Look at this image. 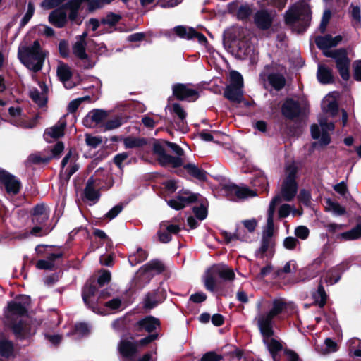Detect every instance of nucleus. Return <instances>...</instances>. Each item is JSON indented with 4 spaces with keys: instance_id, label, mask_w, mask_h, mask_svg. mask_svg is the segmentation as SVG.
<instances>
[{
    "instance_id": "f257e3e1",
    "label": "nucleus",
    "mask_w": 361,
    "mask_h": 361,
    "mask_svg": "<svg viewBox=\"0 0 361 361\" xmlns=\"http://www.w3.org/2000/svg\"><path fill=\"white\" fill-rule=\"evenodd\" d=\"M84 0H68L58 8L50 12L48 20L51 25L57 27H64L68 21L71 24L80 25L84 17L80 15L82 11V1Z\"/></svg>"
},
{
    "instance_id": "f03ea898",
    "label": "nucleus",
    "mask_w": 361,
    "mask_h": 361,
    "mask_svg": "<svg viewBox=\"0 0 361 361\" xmlns=\"http://www.w3.org/2000/svg\"><path fill=\"white\" fill-rule=\"evenodd\" d=\"M341 39L342 38L339 35L334 37L330 35H326L324 37H317L315 39V42L317 47L323 50L324 56L335 59L337 69L341 78L345 80H348L350 77V60L347 56L345 50L342 49L336 50L330 49V48L338 45Z\"/></svg>"
},
{
    "instance_id": "7ed1b4c3",
    "label": "nucleus",
    "mask_w": 361,
    "mask_h": 361,
    "mask_svg": "<svg viewBox=\"0 0 361 361\" xmlns=\"http://www.w3.org/2000/svg\"><path fill=\"white\" fill-rule=\"evenodd\" d=\"M153 154H155L159 164L162 167L171 166L177 169L184 164L183 156V149L175 142L166 140H155L152 146Z\"/></svg>"
},
{
    "instance_id": "20e7f679",
    "label": "nucleus",
    "mask_w": 361,
    "mask_h": 361,
    "mask_svg": "<svg viewBox=\"0 0 361 361\" xmlns=\"http://www.w3.org/2000/svg\"><path fill=\"white\" fill-rule=\"evenodd\" d=\"M46 54L42 51L39 40H35L31 46H20L18 50L19 61L27 68L37 73L42 70Z\"/></svg>"
},
{
    "instance_id": "39448f33",
    "label": "nucleus",
    "mask_w": 361,
    "mask_h": 361,
    "mask_svg": "<svg viewBox=\"0 0 361 361\" xmlns=\"http://www.w3.org/2000/svg\"><path fill=\"white\" fill-rule=\"evenodd\" d=\"M204 287L219 295H224L223 290L226 284V265L223 263L216 264L209 267L204 276Z\"/></svg>"
},
{
    "instance_id": "423d86ee",
    "label": "nucleus",
    "mask_w": 361,
    "mask_h": 361,
    "mask_svg": "<svg viewBox=\"0 0 361 361\" xmlns=\"http://www.w3.org/2000/svg\"><path fill=\"white\" fill-rule=\"evenodd\" d=\"M296 174L297 168L293 164L286 167L285 178L281 183L279 194L276 195L280 197L279 203L281 198L289 202L295 197L298 191V185L295 181Z\"/></svg>"
},
{
    "instance_id": "0eeeda50",
    "label": "nucleus",
    "mask_w": 361,
    "mask_h": 361,
    "mask_svg": "<svg viewBox=\"0 0 361 361\" xmlns=\"http://www.w3.org/2000/svg\"><path fill=\"white\" fill-rule=\"evenodd\" d=\"M285 20L288 25H294L298 21H301L304 27H307L310 20V10L308 4L304 1L295 4L286 12Z\"/></svg>"
},
{
    "instance_id": "6e6552de",
    "label": "nucleus",
    "mask_w": 361,
    "mask_h": 361,
    "mask_svg": "<svg viewBox=\"0 0 361 361\" xmlns=\"http://www.w3.org/2000/svg\"><path fill=\"white\" fill-rule=\"evenodd\" d=\"M243 78L241 74L232 71L230 73L229 85H227V99L240 103L243 99Z\"/></svg>"
},
{
    "instance_id": "1a4fd4ad",
    "label": "nucleus",
    "mask_w": 361,
    "mask_h": 361,
    "mask_svg": "<svg viewBox=\"0 0 361 361\" xmlns=\"http://www.w3.org/2000/svg\"><path fill=\"white\" fill-rule=\"evenodd\" d=\"M190 86L188 83H175L172 86L173 96L178 101L195 102L200 97V92Z\"/></svg>"
},
{
    "instance_id": "9d476101",
    "label": "nucleus",
    "mask_w": 361,
    "mask_h": 361,
    "mask_svg": "<svg viewBox=\"0 0 361 361\" xmlns=\"http://www.w3.org/2000/svg\"><path fill=\"white\" fill-rule=\"evenodd\" d=\"M319 126L314 124L311 126V135L315 140H319L322 145H326L330 142L329 131L334 129L333 123H328L326 118H321L319 119Z\"/></svg>"
},
{
    "instance_id": "9b49d317",
    "label": "nucleus",
    "mask_w": 361,
    "mask_h": 361,
    "mask_svg": "<svg viewBox=\"0 0 361 361\" xmlns=\"http://www.w3.org/2000/svg\"><path fill=\"white\" fill-rule=\"evenodd\" d=\"M0 187H4L8 195H16L22 189L20 179L4 169H0Z\"/></svg>"
},
{
    "instance_id": "f8f14e48",
    "label": "nucleus",
    "mask_w": 361,
    "mask_h": 361,
    "mask_svg": "<svg viewBox=\"0 0 361 361\" xmlns=\"http://www.w3.org/2000/svg\"><path fill=\"white\" fill-rule=\"evenodd\" d=\"M120 355L124 361H134V357L138 353V347L136 340L132 336L129 338H121L118 345Z\"/></svg>"
},
{
    "instance_id": "ddd939ff",
    "label": "nucleus",
    "mask_w": 361,
    "mask_h": 361,
    "mask_svg": "<svg viewBox=\"0 0 361 361\" xmlns=\"http://www.w3.org/2000/svg\"><path fill=\"white\" fill-rule=\"evenodd\" d=\"M134 330L138 332L145 331L148 334L157 333L156 330L161 327L159 319L152 315L145 316L133 324Z\"/></svg>"
},
{
    "instance_id": "4468645a",
    "label": "nucleus",
    "mask_w": 361,
    "mask_h": 361,
    "mask_svg": "<svg viewBox=\"0 0 361 361\" xmlns=\"http://www.w3.org/2000/svg\"><path fill=\"white\" fill-rule=\"evenodd\" d=\"M167 294L164 288L159 287L157 289L148 292L145 298L144 307L146 309H153L159 304L162 303L166 298Z\"/></svg>"
},
{
    "instance_id": "2eb2a0df",
    "label": "nucleus",
    "mask_w": 361,
    "mask_h": 361,
    "mask_svg": "<svg viewBox=\"0 0 361 361\" xmlns=\"http://www.w3.org/2000/svg\"><path fill=\"white\" fill-rule=\"evenodd\" d=\"M227 197L231 200H242L257 195L255 191L248 189L245 187H238L236 185L227 183Z\"/></svg>"
},
{
    "instance_id": "dca6fc26",
    "label": "nucleus",
    "mask_w": 361,
    "mask_h": 361,
    "mask_svg": "<svg viewBox=\"0 0 361 361\" xmlns=\"http://www.w3.org/2000/svg\"><path fill=\"white\" fill-rule=\"evenodd\" d=\"M98 290L95 281L87 282L82 290V298L85 305L94 312H97V304L90 300V298L94 296Z\"/></svg>"
},
{
    "instance_id": "f3484780",
    "label": "nucleus",
    "mask_w": 361,
    "mask_h": 361,
    "mask_svg": "<svg viewBox=\"0 0 361 361\" xmlns=\"http://www.w3.org/2000/svg\"><path fill=\"white\" fill-rule=\"evenodd\" d=\"M66 125L67 123L66 119L64 118H61L54 126L45 129L43 135L44 140L47 142H50L51 140H49V138L57 140L63 137L65 135Z\"/></svg>"
},
{
    "instance_id": "a211bd4d",
    "label": "nucleus",
    "mask_w": 361,
    "mask_h": 361,
    "mask_svg": "<svg viewBox=\"0 0 361 361\" xmlns=\"http://www.w3.org/2000/svg\"><path fill=\"white\" fill-rule=\"evenodd\" d=\"M274 317L268 312L259 313L256 318L260 332L263 337H271L273 335L272 319Z\"/></svg>"
},
{
    "instance_id": "6ab92c4d",
    "label": "nucleus",
    "mask_w": 361,
    "mask_h": 361,
    "mask_svg": "<svg viewBox=\"0 0 361 361\" xmlns=\"http://www.w3.org/2000/svg\"><path fill=\"white\" fill-rule=\"evenodd\" d=\"M20 298L23 303L11 300L8 302L7 309L12 314L23 317L27 314L26 306L30 305V298L27 295H20Z\"/></svg>"
},
{
    "instance_id": "aec40b11",
    "label": "nucleus",
    "mask_w": 361,
    "mask_h": 361,
    "mask_svg": "<svg viewBox=\"0 0 361 361\" xmlns=\"http://www.w3.org/2000/svg\"><path fill=\"white\" fill-rule=\"evenodd\" d=\"M0 356L6 360L15 357L14 343L3 333L0 334Z\"/></svg>"
},
{
    "instance_id": "412c9836",
    "label": "nucleus",
    "mask_w": 361,
    "mask_h": 361,
    "mask_svg": "<svg viewBox=\"0 0 361 361\" xmlns=\"http://www.w3.org/2000/svg\"><path fill=\"white\" fill-rule=\"evenodd\" d=\"M32 222L35 225H44L49 219V213L44 204H36L31 211Z\"/></svg>"
},
{
    "instance_id": "4be33fe9",
    "label": "nucleus",
    "mask_w": 361,
    "mask_h": 361,
    "mask_svg": "<svg viewBox=\"0 0 361 361\" xmlns=\"http://www.w3.org/2000/svg\"><path fill=\"white\" fill-rule=\"evenodd\" d=\"M274 16L275 14L273 12L259 11L255 16V23L259 28L267 30L271 26Z\"/></svg>"
},
{
    "instance_id": "5701e85b",
    "label": "nucleus",
    "mask_w": 361,
    "mask_h": 361,
    "mask_svg": "<svg viewBox=\"0 0 361 361\" xmlns=\"http://www.w3.org/2000/svg\"><path fill=\"white\" fill-rule=\"evenodd\" d=\"M166 271V266L162 261L152 259L139 269L142 274L153 272L154 274H161Z\"/></svg>"
},
{
    "instance_id": "b1692460",
    "label": "nucleus",
    "mask_w": 361,
    "mask_h": 361,
    "mask_svg": "<svg viewBox=\"0 0 361 361\" xmlns=\"http://www.w3.org/2000/svg\"><path fill=\"white\" fill-rule=\"evenodd\" d=\"M107 116V112L103 109H93L84 118L82 123L86 127H91L93 123H101Z\"/></svg>"
},
{
    "instance_id": "393cba45",
    "label": "nucleus",
    "mask_w": 361,
    "mask_h": 361,
    "mask_svg": "<svg viewBox=\"0 0 361 361\" xmlns=\"http://www.w3.org/2000/svg\"><path fill=\"white\" fill-rule=\"evenodd\" d=\"M97 180L93 178V176H90L84 190V195L85 198L94 203H96L99 201L101 197V192L99 190H96L94 188Z\"/></svg>"
},
{
    "instance_id": "a878e982",
    "label": "nucleus",
    "mask_w": 361,
    "mask_h": 361,
    "mask_svg": "<svg viewBox=\"0 0 361 361\" xmlns=\"http://www.w3.org/2000/svg\"><path fill=\"white\" fill-rule=\"evenodd\" d=\"M279 196H275L269 204L267 214V228L264 231V234L267 236H271L273 233L275 207L279 204Z\"/></svg>"
},
{
    "instance_id": "bb28decb",
    "label": "nucleus",
    "mask_w": 361,
    "mask_h": 361,
    "mask_svg": "<svg viewBox=\"0 0 361 361\" xmlns=\"http://www.w3.org/2000/svg\"><path fill=\"white\" fill-rule=\"evenodd\" d=\"M183 169L192 178L200 180L206 181L207 179V173L204 169L199 168L193 163H188L183 165Z\"/></svg>"
},
{
    "instance_id": "cd10ccee",
    "label": "nucleus",
    "mask_w": 361,
    "mask_h": 361,
    "mask_svg": "<svg viewBox=\"0 0 361 361\" xmlns=\"http://www.w3.org/2000/svg\"><path fill=\"white\" fill-rule=\"evenodd\" d=\"M283 114L290 118L299 116L300 108L298 102L293 99H287L282 106Z\"/></svg>"
},
{
    "instance_id": "c85d7f7f",
    "label": "nucleus",
    "mask_w": 361,
    "mask_h": 361,
    "mask_svg": "<svg viewBox=\"0 0 361 361\" xmlns=\"http://www.w3.org/2000/svg\"><path fill=\"white\" fill-rule=\"evenodd\" d=\"M11 330L16 338L20 341L27 338L30 329L26 326L23 320H19L11 325Z\"/></svg>"
},
{
    "instance_id": "c756f323",
    "label": "nucleus",
    "mask_w": 361,
    "mask_h": 361,
    "mask_svg": "<svg viewBox=\"0 0 361 361\" xmlns=\"http://www.w3.org/2000/svg\"><path fill=\"white\" fill-rule=\"evenodd\" d=\"M361 237V224H357L353 229L338 234L336 239L341 241H350Z\"/></svg>"
},
{
    "instance_id": "7c9ffc66",
    "label": "nucleus",
    "mask_w": 361,
    "mask_h": 361,
    "mask_svg": "<svg viewBox=\"0 0 361 361\" xmlns=\"http://www.w3.org/2000/svg\"><path fill=\"white\" fill-rule=\"evenodd\" d=\"M147 143V140L145 137L128 136L123 140V145L126 149L142 147L146 145Z\"/></svg>"
},
{
    "instance_id": "2f4dec72",
    "label": "nucleus",
    "mask_w": 361,
    "mask_h": 361,
    "mask_svg": "<svg viewBox=\"0 0 361 361\" xmlns=\"http://www.w3.org/2000/svg\"><path fill=\"white\" fill-rule=\"evenodd\" d=\"M172 111L178 118V121L176 122V125L179 129L183 130L186 124L185 118L187 113L179 103H173L172 104Z\"/></svg>"
},
{
    "instance_id": "473e14b6",
    "label": "nucleus",
    "mask_w": 361,
    "mask_h": 361,
    "mask_svg": "<svg viewBox=\"0 0 361 361\" xmlns=\"http://www.w3.org/2000/svg\"><path fill=\"white\" fill-rule=\"evenodd\" d=\"M148 257V252L141 247H138L136 252L128 256V262L131 266H135L145 261Z\"/></svg>"
},
{
    "instance_id": "72a5a7b5",
    "label": "nucleus",
    "mask_w": 361,
    "mask_h": 361,
    "mask_svg": "<svg viewBox=\"0 0 361 361\" xmlns=\"http://www.w3.org/2000/svg\"><path fill=\"white\" fill-rule=\"evenodd\" d=\"M317 78L321 83L328 84L333 81L331 71L326 66L319 65L317 71Z\"/></svg>"
},
{
    "instance_id": "f704fd0d",
    "label": "nucleus",
    "mask_w": 361,
    "mask_h": 361,
    "mask_svg": "<svg viewBox=\"0 0 361 361\" xmlns=\"http://www.w3.org/2000/svg\"><path fill=\"white\" fill-rule=\"evenodd\" d=\"M114 0H84L82 6L87 4V12L93 13L97 9L102 8L104 5L109 4Z\"/></svg>"
},
{
    "instance_id": "c9c22d12",
    "label": "nucleus",
    "mask_w": 361,
    "mask_h": 361,
    "mask_svg": "<svg viewBox=\"0 0 361 361\" xmlns=\"http://www.w3.org/2000/svg\"><path fill=\"white\" fill-rule=\"evenodd\" d=\"M325 208L327 212H331L334 216H342L346 213L345 207L330 199L326 201Z\"/></svg>"
},
{
    "instance_id": "e433bc0d",
    "label": "nucleus",
    "mask_w": 361,
    "mask_h": 361,
    "mask_svg": "<svg viewBox=\"0 0 361 361\" xmlns=\"http://www.w3.org/2000/svg\"><path fill=\"white\" fill-rule=\"evenodd\" d=\"M57 76L60 81L65 82L71 80L73 73L71 68L66 63L61 62L57 68Z\"/></svg>"
},
{
    "instance_id": "4c0bfd02",
    "label": "nucleus",
    "mask_w": 361,
    "mask_h": 361,
    "mask_svg": "<svg viewBox=\"0 0 361 361\" xmlns=\"http://www.w3.org/2000/svg\"><path fill=\"white\" fill-rule=\"evenodd\" d=\"M200 196V194L183 190L181 194H178V200L184 204L185 208L186 205L197 202Z\"/></svg>"
},
{
    "instance_id": "58836bf2",
    "label": "nucleus",
    "mask_w": 361,
    "mask_h": 361,
    "mask_svg": "<svg viewBox=\"0 0 361 361\" xmlns=\"http://www.w3.org/2000/svg\"><path fill=\"white\" fill-rule=\"evenodd\" d=\"M288 303L286 302L283 299H275L272 302V305L269 312L274 317L283 312V310L286 309Z\"/></svg>"
},
{
    "instance_id": "ea45409f",
    "label": "nucleus",
    "mask_w": 361,
    "mask_h": 361,
    "mask_svg": "<svg viewBox=\"0 0 361 361\" xmlns=\"http://www.w3.org/2000/svg\"><path fill=\"white\" fill-rule=\"evenodd\" d=\"M264 342L267 345L269 352L272 355L274 360L276 361V353L281 350V344L276 340L274 338H270V337H264Z\"/></svg>"
},
{
    "instance_id": "a19ab883",
    "label": "nucleus",
    "mask_w": 361,
    "mask_h": 361,
    "mask_svg": "<svg viewBox=\"0 0 361 361\" xmlns=\"http://www.w3.org/2000/svg\"><path fill=\"white\" fill-rule=\"evenodd\" d=\"M121 18V15L109 12L104 18L100 20V23L102 25H108L109 27H114L119 23Z\"/></svg>"
},
{
    "instance_id": "79ce46f5",
    "label": "nucleus",
    "mask_w": 361,
    "mask_h": 361,
    "mask_svg": "<svg viewBox=\"0 0 361 361\" xmlns=\"http://www.w3.org/2000/svg\"><path fill=\"white\" fill-rule=\"evenodd\" d=\"M322 109L331 116H334L338 111V104L334 99H331L330 97H326L322 102Z\"/></svg>"
},
{
    "instance_id": "37998d69",
    "label": "nucleus",
    "mask_w": 361,
    "mask_h": 361,
    "mask_svg": "<svg viewBox=\"0 0 361 361\" xmlns=\"http://www.w3.org/2000/svg\"><path fill=\"white\" fill-rule=\"evenodd\" d=\"M270 85L276 90H281L285 85V78L280 74L272 73L268 75Z\"/></svg>"
},
{
    "instance_id": "c03bdc74",
    "label": "nucleus",
    "mask_w": 361,
    "mask_h": 361,
    "mask_svg": "<svg viewBox=\"0 0 361 361\" xmlns=\"http://www.w3.org/2000/svg\"><path fill=\"white\" fill-rule=\"evenodd\" d=\"M87 44H84L81 42H76L73 45V54L80 59H87V54L86 53Z\"/></svg>"
},
{
    "instance_id": "a18cd8bd",
    "label": "nucleus",
    "mask_w": 361,
    "mask_h": 361,
    "mask_svg": "<svg viewBox=\"0 0 361 361\" xmlns=\"http://www.w3.org/2000/svg\"><path fill=\"white\" fill-rule=\"evenodd\" d=\"M314 302L318 304L319 307H323L326 300V294L322 284H319L318 289L312 294Z\"/></svg>"
},
{
    "instance_id": "49530a36",
    "label": "nucleus",
    "mask_w": 361,
    "mask_h": 361,
    "mask_svg": "<svg viewBox=\"0 0 361 361\" xmlns=\"http://www.w3.org/2000/svg\"><path fill=\"white\" fill-rule=\"evenodd\" d=\"M30 97L40 108L44 107L47 105V98L46 97L42 96L39 91L37 89H35L34 90L30 92Z\"/></svg>"
},
{
    "instance_id": "de8ad7c7",
    "label": "nucleus",
    "mask_w": 361,
    "mask_h": 361,
    "mask_svg": "<svg viewBox=\"0 0 361 361\" xmlns=\"http://www.w3.org/2000/svg\"><path fill=\"white\" fill-rule=\"evenodd\" d=\"M68 0H43L40 6L44 10L55 9L60 7Z\"/></svg>"
},
{
    "instance_id": "09e8293b",
    "label": "nucleus",
    "mask_w": 361,
    "mask_h": 361,
    "mask_svg": "<svg viewBox=\"0 0 361 361\" xmlns=\"http://www.w3.org/2000/svg\"><path fill=\"white\" fill-rule=\"evenodd\" d=\"M27 160L30 163L35 165L47 164L50 162V161L51 160V157H49L48 156L41 157L38 154H31L28 157Z\"/></svg>"
},
{
    "instance_id": "8fccbe9b",
    "label": "nucleus",
    "mask_w": 361,
    "mask_h": 361,
    "mask_svg": "<svg viewBox=\"0 0 361 361\" xmlns=\"http://www.w3.org/2000/svg\"><path fill=\"white\" fill-rule=\"evenodd\" d=\"M79 169V165L76 163L72 164L70 167L66 169L64 172L62 170L60 171V177L63 179L65 182L68 183L71 177Z\"/></svg>"
},
{
    "instance_id": "3c124183",
    "label": "nucleus",
    "mask_w": 361,
    "mask_h": 361,
    "mask_svg": "<svg viewBox=\"0 0 361 361\" xmlns=\"http://www.w3.org/2000/svg\"><path fill=\"white\" fill-rule=\"evenodd\" d=\"M175 33L180 38L186 39H192V34L190 32V27L188 29L183 25H178L174 27Z\"/></svg>"
},
{
    "instance_id": "603ef678",
    "label": "nucleus",
    "mask_w": 361,
    "mask_h": 361,
    "mask_svg": "<svg viewBox=\"0 0 361 361\" xmlns=\"http://www.w3.org/2000/svg\"><path fill=\"white\" fill-rule=\"evenodd\" d=\"M160 336V334L159 333H154L148 334L145 337L141 338L139 341H136L137 347L139 346H147V345L150 344L153 341L157 340Z\"/></svg>"
},
{
    "instance_id": "864d4df0",
    "label": "nucleus",
    "mask_w": 361,
    "mask_h": 361,
    "mask_svg": "<svg viewBox=\"0 0 361 361\" xmlns=\"http://www.w3.org/2000/svg\"><path fill=\"white\" fill-rule=\"evenodd\" d=\"M64 150V144L61 141H58L54 146L51 148V154L48 156L49 157H51L52 159H59L61 157V154Z\"/></svg>"
},
{
    "instance_id": "5fc2aeb1",
    "label": "nucleus",
    "mask_w": 361,
    "mask_h": 361,
    "mask_svg": "<svg viewBox=\"0 0 361 361\" xmlns=\"http://www.w3.org/2000/svg\"><path fill=\"white\" fill-rule=\"evenodd\" d=\"M192 212L196 218L200 221L205 219L207 216V208L203 204H201L199 207H194Z\"/></svg>"
},
{
    "instance_id": "6e6d98bb",
    "label": "nucleus",
    "mask_w": 361,
    "mask_h": 361,
    "mask_svg": "<svg viewBox=\"0 0 361 361\" xmlns=\"http://www.w3.org/2000/svg\"><path fill=\"white\" fill-rule=\"evenodd\" d=\"M223 360L222 355L217 354L215 351H209L202 355L200 361H221Z\"/></svg>"
},
{
    "instance_id": "4d7b16f0",
    "label": "nucleus",
    "mask_w": 361,
    "mask_h": 361,
    "mask_svg": "<svg viewBox=\"0 0 361 361\" xmlns=\"http://www.w3.org/2000/svg\"><path fill=\"white\" fill-rule=\"evenodd\" d=\"M111 279V272L109 270H104L99 276L95 283L99 285V287H103L104 285L110 282Z\"/></svg>"
},
{
    "instance_id": "13d9d810",
    "label": "nucleus",
    "mask_w": 361,
    "mask_h": 361,
    "mask_svg": "<svg viewBox=\"0 0 361 361\" xmlns=\"http://www.w3.org/2000/svg\"><path fill=\"white\" fill-rule=\"evenodd\" d=\"M85 142L87 145L94 149L102 142V139L101 137L92 136L90 134H86Z\"/></svg>"
},
{
    "instance_id": "bf43d9fd",
    "label": "nucleus",
    "mask_w": 361,
    "mask_h": 361,
    "mask_svg": "<svg viewBox=\"0 0 361 361\" xmlns=\"http://www.w3.org/2000/svg\"><path fill=\"white\" fill-rule=\"evenodd\" d=\"M59 52L60 56L63 59H66L69 56L70 49L68 42L67 40L62 39L59 42Z\"/></svg>"
},
{
    "instance_id": "052dcab7",
    "label": "nucleus",
    "mask_w": 361,
    "mask_h": 361,
    "mask_svg": "<svg viewBox=\"0 0 361 361\" xmlns=\"http://www.w3.org/2000/svg\"><path fill=\"white\" fill-rule=\"evenodd\" d=\"M123 209L122 204H118L111 208L105 215L104 218L111 220L116 218Z\"/></svg>"
},
{
    "instance_id": "680f3d73",
    "label": "nucleus",
    "mask_w": 361,
    "mask_h": 361,
    "mask_svg": "<svg viewBox=\"0 0 361 361\" xmlns=\"http://www.w3.org/2000/svg\"><path fill=\"white\" fill-rule=\"evenodd\" d=\"M351 17L354 21L353 25H359L360 24L361 21V9L360 7L358 6H353L351 12H350Z\"/></svg>"
},
{
    "instance_id": "e2e57ef3",
    "label": "nucleus",
    "mask_w": 361,
    "mask_h": 361,
    "mask_svg": "<svg viewBox=\"0 0 361 361\" xmlns=\"http://www.w3.org/2000/svg\"><path fill=\"white\" fill-rule=\"evenodd\" d=\"M122 125V119L121 118L117 116L114 119L108 120L105 123V130H109L117 128Z\"/></svg>"
},
{
    "instance_id": "0e129e2a",
    "label": "nucleus",
    "mask_w": 361,
    "mask_h": 361,
    "mask_svg": "<svg viewBox=\"0 0 361 361\" xmlns=\"http://www.w3.org/2000/svg\"><path fill=\"white\" fill-rule=\"evenodd\" d=\"M309 233V229L305 226H299L295 229V235L301 240L307 239Z\"/></svg>"
},
{
    "instance_id": "69168bd1",
    "label": "nucleus",
    "mask_w": 361,
    "mask_h": 361,
    "mask_svg": "<svg viewBox=\"0 0 361 361\" xmlns=\"http://www.w3.org/2000/svg\"><path fill=\"white\" fill-rule=\"evenodd\" d=\"M190 32L192 34V39L196 38L200 44L207 45L208 44L207 37L202 33L197 32L193 27H190Z\"/></svg>"
},
{
    "instance_id": "338daca9",
    "label": "nucleus",
    "mask_w": 361,
    "mask_h": 361,
    "mask_svg": "<svg viewBox=\"0 0 361 361\" xmlns=\"http://www.w3.org/2000/svg\"><path fill=\"white\" fill-rule=\"evenodd\" d=\"M121 300L118 298H115L110 300L109 301H107L105 303V307L110 310H117L121 307Z\"/></svg>"
},
{
    "instance_id": "774afa93",
    "label": "nucleus",
    "mask_w": 361,
    "mask_h": 361,
    "mask_svg": "<svg viewBox=\"0 0 361 361\" xmlns=\"http://www.w3.org/2000/svg\"><path fill=\"white\" fill-rule=\"evenodd\" d=\"M207 298V296L205 293H202V292H197V293H195L194 294H192L190 296V301L194 302V303H197V304H199V303H202L203 302H204Z\"/></svg>"
}]
</instances>
